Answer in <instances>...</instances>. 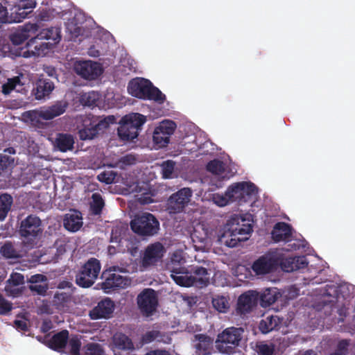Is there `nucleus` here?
<instances>
[{
  "instance_id": "f257e3e1",
  "label": "nucleus",
  "mask_w": 355,
  "mask_h": 355,
  "mask_svg": "<svg viewBox=\"0 0 355 355\" xmlns=\"http://www.w3.org/2000/svg\"><path fill=\"white\" fill-rule=\"evenodd\" d=\"M47 347L60 354L80 355L81 341L78 336H69V331L63 329L53 336L50 335Z\"/></svg>"
},
{
  "instance_id": "f03ea898",
  "label": "nucleus",
  "mask_w": 355,
  "mask_h": 355,
  "mask_svg": "<svg viewBox=\"0 0 355 355\" xmlns=\"http://www.w3.org/2000/svg\"><path fill=\"white\" fill-rule=\"evenodd\" d=\"M128 92L138 98L154 101L162 104L166 100V96L153 83L145 78H137L131 80L128 85Z\"/></svg>"
},
{
  "instance_id": "7ed1b4c3",
  "label": "nucleus",
  "mask_w": 355,
  "mask_h": 355,
  "mask_svg": "<svg viewBox=\"0 0 355 355\" xmlns=\"http://www.w3.org/2000/svg\"><path fill=\"white\" fill-rule=\"evenodd\" d=\"M60 29L55 27H51L43 29L35 36L32 37L27 42L26 46L31 50V55L40 56L46 53V51L60 40Z\"/></svg>"
},
{
  "instance_id": "20e7f679",
  "label": "nucleus",
  "mask_w": 355,
  "mask_h": 355,
  "mask_svg": "<svg viewBox=\"0 0 355 355\" xmlns=\"http://www.w3.org/2000/svg\"><path fill=\"white\" fill-rule=\"evenodd\" d=\"M243 328L228 327L218 334L216 340V347L219 352L231 355L236 352L243 338Z\"/></svg>"
},
{
  "instance_id": "39448f33",
  "label": "nucleus",
  "mask_w": 355,
  "mask_h": 355,
  "mask_svg": "<svg viewBox=\"0 0 355 355\" xmlns=\"http://www.w3.org/2000/svg\"><path fill=\"white\" fill-rule=\"evenodd\" d=\"M131 230L142 236H154L159 230V222L156 217L148 212L137 214L130 222Z\"/></svg>"
},
{
  "instance_id": "423d86ee",
  "label": "nucleus",
  "mask_w": 355,
  "mask_h": 355,
  "mask_svg": "<svg viewBox=\"0 0 355 355\" xmlns=\"http://www.w3.org/2000/svg\"><path fill=\"white\" fill-rule=\"evenodd\" d=\"M101 264L96 258L89 259L76 275V283L82 288L92 286L98 278Z\"/></svg>"
},
{
  "instance_id": "0eeeda50",
  "label": "nucleus",
  "mask_w": 355,
  "mask_h": 355,
  "mask_svg": "<svg viewBox=\"0 0 355 355\" xmlns=\"http://www.w3.org/2000/svg\"><path fill=\"white\" fill-rule=\"evenodd\" d=\"M68 107V103L64 101H57L55 103L40 110H33L23 113L22 116L33 123H38L40 119L51 120L62 114Z\"/></svg>"
},
{
  "instance_id": "6e6552de",
  "label": "nucleus",
  "mask_w": 355,
  "mask_h": 355,
  "mask_svg": "<svg viewBox=\"0 0 355 355\" xmlns=\"http://www.w3.org/2000/svg\"><path fill=\"white\" fill-rule=\"evenodd\" d=\"M252 232V227L250 224L236 225L231 227L220 236L219 240L229 248L236 247L239 243L248 239V235Z\"/></svg>"
},
{
  "instance_id": "1a4fd4ad",
  "label": "nucleus",
  "mask_w": 355,
  "mask_h": 355,
  "mask_svg": "<svg viewBox=\"0 0 355 355\" xmlns=\"http://www.w3.org/2000/svg\"><path fill=\"white\" fill-rule=\"evenodd\" d=\"M176 123L171 120H164L155 128L153 135L157 148L166 147L170 142L171 136L176 129Z\"/></svg>"
},
{
  "instance_id": "9d476101",
  "label": "nucleus",
  "mask_w": 355,
  "mask_h": 355,
  "mask_svg": "<svg viewBox=\"0 0 355 355\" xmlns=\"http://www.w3.org/2000/svg\"><path fill=\"white\" fill-rule=\"evenodd\" d=\"M138 307L141 312L146 315H151L157 306V297L153 288L144 289L137 297Z\"/></svg>"
},
{
  "instance_id": "9b49d317",
  "label": "nucleus",
  "mask_w": 355,
  "mask_h": 355,
  "mask_svg": "<svg viewBox=\"0 0 355 355\" xmlns=\"http://www.w3.org/2000/svg\"><path fill=\"white\" fill-rule=\"evenodd\" d=\"M73 69L78 75L87 80H95L103 73L101 65L90 60L76 61Z\"/></svg>"
},
{
  "instance_id": "f8f14e48",
  "label": "nucleus",
  "mask_w": 355,
  "mask_h": 355,
  "mask_svg": "<svg viewBox=\"0 0 355 355\" xmlns=\"http://www.w3.org/2000/svg\"><path fill=\"white\" fill-rule=\"evenodd\" d=\"M116 270V267L110 268L109 270H105L102 274V278L104 279V282L102 283V288L107 293H111L112 291L124 288L129 284V279L120 275L112 272V271Z\"/></svg>"
},
{
  "instance_id": "ddd939ff",
  "label": "nucleus",
  "mask_w": 355,
  "mask_h": 355,
  "mask_svg": "<svg viewBox=\"0 0 355 355\" xmlns=\"http://www.w3.org/2000/svg\"><path fill=\"white\" fill-rule=\"evenodd\" d=\"M42 232V220L35 215H29L21 220L20 235L25 238H36Z\"/></svg>"
},
{
  "instance_id": "4468645a",
  "label": "nucleus",
  "mask_w": 355,
  "mask_h": 355,
  "mask_svg": "<svg viewBox=\"0 0 355 355\" xmlns=\"http://www.w3.org/2000/svg\"><path fill=\"white\" fill-rule=\"evenodd\" d=\"M165 252L166 250L161 243L155 242L150 244L146 248L142 257V266L144 267H148L155 265L162 259Z\"/></svg>"
},
{
  "instance_id": "2eb2a0df",
  "label": "nucleus",
  "mask_w": 355,
  "mask_h": 355,
  "mask_svg": "<svg viewBox=\"0 0 355 355\" xmlns=\"http://www.w3.org/2000/svg\"><path fill=\"white\" fill-rule=\"evenodd\" d=\"M278 259V266L286 272H291L307 267L308 261L305 256L284 257L283 255L276 256Z\"/></svg>"
},
{
  "instance_id": "dca6fc26",
  "label": "nucleus",
  "mask_w": 355,
  "mask_h": 355,
  "mask_svg": "<svg viewBox=\"0 0 355 355\" xmlns=\"http://www.w3.org/2000/svg\"><path fill=\"white\" fill-rule=\"evenodd\" d=\"M259 293L257 291H248L241 294L237 301L236 312L242 315L250 313L257 304Z\"/></svg>"
},
{
  "instance_id": "f3484780",
  "label": "nucleus",
  "mask_w": 355,
  "mask_h": 355,
  "mask_svg": "<svg viewBox=\"0 0 355 355\" xmlns=\"http://www.w3.org/2000/svg\"><path fill=\"white\" fill-rule=\"evenodd\" d=\"M11 15H15V21H20L25 19L28 12V9L34 8L36 5L35 0H16L7 1Z\"/></svg>"
},
{
  "instance_id": "a211bd4d",
  "label": "nucleus",
  "mask_w": 355,
  "mask_h": 355,
  "mask_svg": "<svg viewBox=\"0 0 355 355\" xmlns=\"http://www.w3.org/2000/svg\"><path fill=\"white\" fill-rule=\"evenodd\" d=\"M115 308L114 302L109 297H105L98 302L89 313L92 320L108 319L112 315Z\"/></svg>"
},
{
  "instance_id": "6ab92c4d",
  "label": "nucleus",
  "mask_w": 355,
  "mask_h": 355,
  "mask_svg": "<svg viewBox=\"0 0 355 355\" xmlns=\"http://www.w3.org/2000/svg\"><path fill=\"white\" fill-rule=\"evenodd\" d=\"M278 267L276 256L263 255L257 259L252 266V270L258 275L268 274Z\"/></svg>"
},
{
  "instance_id": "aec40b11",
  "label": "nucleus",
  "mask_w": 355,
  "mask_h": 355,
  "mask_svg": "<svg viewBox=\"0 0 355 355\" xmlns=\"http://www.w3.org/2000/svg\"><path fill=\"white\" fill-rule=\"evenodd\" d=\"M192 191L189 188H183L173 193L168 199L170 209L175 213L182 211L190 201Z\"/></svg>"
},
{
  "instance_id": "412c9836",
  "label": "nucleus",
  "mask_w": 355,
  "mask_h": 355,
  "mask_svg": "<svg viewBox=\"0 0 355 355\" xmlns=\"http://www.w3.org/2000/svg\"><path fill=\"white\" fill-rule=\"evenodd\" d=\"M191 282L193 286L203 288L209 283L210 275L207 268L198 266H191L189 270Z\"/></svg>"
},
{
  "instance_id": "4be33fe9",
  "label": "nucleus",
  "mask_w": 355,
  "mask_h": 355,
  "mask_svg": "<svg viewBox=\"0 0 355 355\" xmlns=\"http://www.w3.org/2000/svg\"><path fill=\"white\" fill-rule=\"evenodd\" d=\"M271 235L275 242L288 241L292 236L291 227L284 222H278L275 225Z\"/></svg>"
},
{
  "instance_id": "5701e85b",
  "label": "nucleus",
  "mask_w": 355,
  "mask_h": 355,
  "mask_svg": "<svg viewBox=\"0 0 355 355\" xmlns=\"http://www.w3.org/2000/svg\"><path fill=\"white\" fill-rule=\"evenodd\" d=\"M173 259H172L171 263H168L167 267L168 270L171 272V277L175 281V282L182 286H193V284H188L191 282V277L189 276H182L178 275L180 274L184 273V268L179 266L178 267H174L173 265ZM178 265H180V262H178Z\"/></svg>"
},
{
  "instance_id": "b1692460",
  "label": "nucleus",
  "mask_w": 355,
  "mask_h": 355,
  "mask_svg": "<svg viewBox=\"0 0 355 355\" xmlns=\"http://www.w3.org/2000/svg\"><path fill=\"white\" fill-rule=\"evenodd\" d=\"M173 259H172L171 263H168L167 267L168 270L171 272V277L175 281V282L182 286H193V284H188L191 282V277L189 276H182L178 275L180 274L184 273V268L179 266L178 267H174L173 265ZM178 265H180V262H178Z\"/></svg>"
},
{
  "instance_id": "393cba45",
  "label": "nucleus",
  "mask_w": 355,
  "mask_h": 355,
  "mask_svg": "<svg viewBox=\"0 0 355 355\" xmlns=\"http://www.w3.org/2000/svg\"><path fill=\"white\" fill-rule=\"evenodd\" d=\"M54 89L53 83L49 79H39L36 83V87L33 89V93L37 100L44 98L49 96Z\"/></svg>"
},
{
  "instance_id": "a878e982",
  "label": "nucleus",
  "mask_w": 355,
  "mask_h": 355,
  "mask_svg": "<svg viewBox=\"0 0 355 355\" xmlns=\"http://www.w3.org/2000/svg\"><path fill=\"white\" fill-rule=\"evenodd\" d=\"M36 24H26L22 29L17 30L10 35V40L14 45L21 44L24 42L33 37L30 35L31 31H37Z\"/></svg>"
},
{
  "instance_id": "bb28decb",
  "label": "nucleus",
  "mask_w": 355,
  "mask_h": 355,
  "mask_svg": "<svg viewBox=\"0 0 355 355\" xmlns=\"http://www.w3.org/2000/svg\"><path fill=\"white\" fill-rule=\"evenodd\" d=\"M282 320L277 315H268L262 319L259 324V329L262 334H266L272 331L277 330Z\"/></svg>"
},
{
  "instance_id": "cd10ccee",
  "label": "nucleus",
  "mask_w": 355,
  "mask_h": 355,
  "mask_svg": "<svg viewBox=\"0 0 355 355\" xmlns=\"http://www.w3.org/2000/svg\"><path fill=\"white\" fill-rule=\"evenodd\" d=\"M82 220L81 213L74 211L71 214H67L65 215L63 225L66 230L74 232L79 230L82 227Z\"/></svg>"
},
{
  "instance_id": "c85d7f7f",
  "label": "nucleus",
  "mask_w": 355,
  "mask_h": 355,
  "mask_svg": "<svg viewBox=\"0 0 355 355\" xmlns=\"http://www.w3.org/2000/svg\"><path fill=\"white\" fill-rule=\"evenodd\" d=\"M195 339L198 343L196 344V352L198 355L209 354L212 350V340L205 334L195 335Z\"/></svg>"
},
{
  "instance_id": "c756f323",
  "label": "nucleus",
  "mask_w": 355,
  "mask_h": 355,
  "mask_svg": "<svg viewBox=\"0 0 355 355\" xmlns=\"http://www.w3.org/2000/svg\"><path fill=\"white\" fill-rule=\"evenodd\" d=\"M16 150L13 147H9L0 153V173L6 172L14 166L15 159L11 155H15Z\"/></svg>"
},
{
  "instance_id": "7c9ffc66",
  "label": "nucleus",
  "mask_w": 355,
  "mask_h": 355,
  "mask_svg": "<svg viewBox=\"0 0 355 355\" xmlns=\"http://www.w3.org/2000/svg\"><path fill=\"white\" fill-rule=\"evenodd\" d=\"M79 137L81 140L92 139L98 134L95 124L89 119L83 120L82 128L78 131Z\"/></svg>"
},
{
  "instance_id": "2f4dec72",
  "label": "nucleus",
  "mask_w": 355,
  "mask_h": 355,
  "mask_svg": "<svg viewBox=\"0 0 355 355\" xmlns=\"http://www.w3.org/2000/svg\"><path fill=\"white\" fill-rule=\"evenodd\" d=\"M207 170L209 172L218 175L221 180L230 178L226 173L225 164L223 162L219 159H215L210 161L207 165Z\"/></svg>"
},
{
  "instance_id": "473e14b6",
  "label": "nucleus",
  "mask_w": 355,
  "mask_h": 355,
  "mask_svg": "<svg viewBox=\"0 0 355 355\" xmlns=\"http://www.w3.org/2000/svg\"><path fill=\"white\" fill-rule=\"evenodd\" d=\"M113 344L119 349L121 350H132L134 349V344L132 340L123 333H116L112 338Z\"/></svg>"
},
{
  "instance_id": "72a5a7b5",
  "label": "nucleus",
  "mask_w": 355,
  "mask_h": 355,
  "mask_svg": "<svg viewBox=\"0 0 355 355\" xmlns=\"http://www.w3.org/2000/svg\"><path fill=\"white\" fill-rule=\"evenodd\" d=\"M139 135V130L125 122H121L118 128V135L123 141H132L137 138Z\"/></svg>"
},
{
  "instance_id": "f704fd0d",
  "label": "nucleus",
  "mask_w": 355,
  "mask_h": 355,
  "mask_svg": "<svg viewBox=\"0 0 355 355\" xmlns=\"http://www.w3.org/2000/svg\"><path fill=\"white\" fill-rule=\"evenodd\" d=\"M121 122H125L130 125L133 129L139 130L141 126L146 121V118L143 114L139 113H132L128 115L124 116L121 119Z\"/></svg>"
},
{
  "instance_id": "c9c22d12",
  "label": "nucleus",
  "mask_w": 355,
  "mask_h": 355,
  "mask_svg": "<svg viewBox=\"0 0 355 355\" xmlns=\"http://www.w3.org/2000/svg\"><path fill=\"white\" fill-rule=\"evenodd\" d=\"M240 184H243V189L241 191L242 203L251 201L255 198L258 191L254 184L248 182H240Z\"/></svg>"
},
{
  "instance_id": "e433bc0d",
  "label": "nucleus",
  "mask_w": 355,
  "mask_h": 355,
  "mask_svg": "<svg viewBox=\"0 0 355 355\" xmlns=\"http://www.w3.org/2000/svg\"><path fill=\"white\" fill-rule=\"evenodd\" d=\"M74 140L71 135L59 134L55 139V146L61 152L71 150L73 147Z\"/></svg>"
},
{
  "instance_id": "4c0bfd02",
  "label": "nucleus",
  "mask_w": 355,
  "mask_h": 355,
  "mask_svg": "<svg viewBox=\"0 0 355 355\" xmlns=\"http://www.w3.org/2000/svg\"><path fill=\"white\" fill-rule=\"evenodd\" d=\"M243 184H240V182L234 183L230 185L227 191L226 196H228L229 199H230L231 202H238L241 204V192Z\"/></svg>"
},
{
  "instance_id": "58836bf2",
  "label": "nucleus",
  "mask_w": 355,
  "mask_h": 355,
  "mask_svg": "<svg viewBox=\"0 0 355 355\" xmlns=\"http://www.w3.org/2000/svg\"><path fill=\"white\" fill-rule=\"evenodd\" d=\"M12 202V197L10 194L0 195V220H3L6 217Z\"/></svg>"
},
{
  "instance_id": "ea45409f",
  "label": "nucleus",
  "mask_w": 355,
  "mask_h": 355,
  "mask_svg": "<svg viewBox=\"0 0 355 355\" xmlns=\"http://www.w3.org/2000/svg\"><path fill=\"white\" fill-rule=\"evenodd\" d=\"M163 339V335L159 330L146 331L141 336L140 343L141 345L149 344L153 341L160 342Z\"/></svg>"
},
{
  "instance_id": "a19ab883",
  "label": "nucleus",
  "mask_w": 355,
  "mask_h": 355,
  "mask_svg": "<svg viewBox=\"0 0 355 355\" xmlns=\"http://www.w3.org/2000/svg\"><path fill=\"white\" fill-rule=\"evenodd\" d=\"M99 98V95L96 92L83 93L80 96V103L84 106L95 105Z\"/></svg>"
},
{
  "instance_id": "79ce46f5",
  "label": "nucleus",
  "mask_w": 355,
  "mask_h": 355,
  "mask_svg": "<svg viewBox=\"0 0 355 355\" xmlns=\"http://www.w3.org/2000/svg\"><path fill=\"white\" fill-rule=\"evenodd\" d=\"M277 297L275 292L270 289H266L260 296L261 305L263 307H267L276 302Z\"/></svg>"
},
{
  "instance_id": "37998d69",
  "label": "nucleus",
  "mask_w": 355,
  "mask_h": 355,
  "mask_svg": "<svg viewBox=\"0 0 355 355\" xmlns=\"http://www.w3.org/2000/svg\"><path fill=\"white\" fill-rule=\"evenodd\" d=\"M214 308L220 313H226L230 308L228 300L221 295H217L212 299Z\"/></svg>"
},
{
  "instance_id": "c03bdc74",
  "label": "nucleus",
  "mask_w": 355,
  "mask_h": 355,
  "mask_svg": "<svg viewBox=\"0 0 355 355\" xmlns=\"http://www.w3.org/2000/svg\"><path fill=\"white\" fill-rule=\"evenodd\" d=\"M161 174L164 179H171L175 169V162L173 160L163 161L160 164Z\"/></svg>"
},
{
  "instance_id": "a18cd8bd",
  "label": "nucleus",
  "mask_w": 355,
  "mask_h": 355,
  "mask_svg": "<svg viewBox=\"0 0 355 355\" xmlns=\"http://www.w3.org/2000/svg\"><path fill=\"white\" fill-rule=\"evenodd\" d=\"M20 76H15L8 78L7 82L2 85V93L5 95L9 94L12 90L15 89L17 86H22Z\"/></svg>"
},
{
  "instance_id": "49530a36",
  "label": "nucleus",
  "mask_w": 355,
  "mask_h": 355,
  "mask_svg": "<svg viewBox=\"0 0 355 355\" xmlns=\"http://www.w3.org/2000/svg\"><path fill=\"white\" fill-rule=\"evenodd\" d=\"M92 121L95 124L98 132L99 133L109 128L110 125L115 123L116 118L113 115H109L103 119Z\"/></svg>"
},
{
  "instance_id": "de8ad7c7",
  "label": "nucleus",
  "mask_w": 355,
  "mask_h": 355,
  "mask_svg": "<svg viewBox=\"0 0 355 355\" xmlns=\"http://www.w3.org/2000/svg\"><path fill=\"white\" fill-rule=\"evenodd\" d=\"M103 207L104 201L101 195L98 193H94L92 195V202L91 204L92 212L95 215L100 214Z\"/></svg>"
},
{
  "instance_id": "09e8293b",
  "label": "nucleus",
  "mask_w": 355,
  "mask_h": 355,
  "mask_svg": "<svg viewBox=\"0 0 355 355\" xmlns=\"http://www.w3.org/2000/svg\"><path fill=\"white\" fill-rule=\"evenodd\" d=\"M1 254L7 259L18 258L19 254L11 242H6L0 250Z\"/></svg>"
},
{
  "instance_id": "8fccbe9b",
  "label": "nucleus",
  "mask_w": 355,
  "mask_h": 355,
  "mask_svg": "<svg viewBox=\"0 0 355 355\" xmlns=\"http://www.w3.org/2000/svg\"><path fill=\"white\" fill-rule=\"evenodd\" d=\"M67 31L71 35V38H76L82 34L83 29L74 19L69 21L66 24Z\"/></svg>"
},
{
  "instance_id": "3c124183",
  "label": "nucleus",
  "mask_w": 355,
  "mask_h": 355,
  "mask_svg": "<svg viewBox=\"0 0 355 355\" xmlns=\"http://www.w3.org/2000/svg\"><path fill=\"white\" fill-rule=\"evenodd\" d=\"M85 355H104V350L98 343H89L85 346Z\"/></svg>"
},
{
  "instance_id": "603ef678",
  "label": "nucleus",
  "mask_w": 355,
  "mask_h": 355,
  "mask_svg": "<svg viewBox=\"0 0 355 355\" xmlns=\"http://www.w3.org/2000/svg\"><path fill=\"white\" fill-rule=\"evenodd\" d=\"M257 350L260 355H272L275 352V345L260 343L257 345Z\"/></svg>"
},
{
  "instance_id": "864d4df0",
  "label": "nucleus",
  "mask_w": 355,
  "mask_h": 355,
  "mask_svg": "<svg viewBox=\"0 0 355 355\" xmlns=\"http://www.w3.org/2000/svg\"><path fill=\"white\" fill-rule=\"evenodd\" d=\"M349 343L347 340H341L337 344L335 352L329 355H347L349 352Z\"/></svg>"
},
{
  "instance_id": "5fc2aeb1",
  "label": "nucleus",
  "mask_w": 355,
  "mask_h": 355,
  "mask_svg": "<svg viewBox=\"0 0 355 355\" xmlns=\"http://www.w3.org/2000/svg\"><path fill=\"white\" fill-rule=\"evenodd\" d=\"M136 158L132 155H126L122 157L116 164V166L124 169L125 166L135 164Z\"/></svg>"
},
{
  "instance_id": "6e6d98bb",
  "label": "nucleus",
  "mask_w": 355,
  "mask_h": 355,
  "mask_svg": "<svg viewBox=\"0 0 355 355\" xmlns=\"http://www.w3.org/2000/svg\"><path fill=\"white\" fill-rule=\"evenodd\" d=\"M116 175L114 171H104L98 175V180L105 184H111L114 182Z\"/></svg>"
},
{
  "instance_id": "4d7b16f0",
  "label": "nucleus",
  "mask_w": 355,
  "mask_h": 355,
  "mask_svg": "<svg viewBox=\"0 0 355 355\" xmlns=\"http://www.w3.org/2000/svg\"><path fill=\"white\" fill-rule=\"evenodd\" d=\"M12 309V304L0 294V315H6Z\"/></svg>"
},
{
  "instance_id": "13d9d810",
  "label": "nucleus",
  "mask_w": 355,
  "mask_h": 355,
  "mask_svg": "<svg viewBox=\"0 0 355 355\" xmlns=\"http://www.w3.org/2000/svg\"><path fill=\"white\" fill-rule=\"evenodd\" d=\"M324 294L332 297V299L329 300L330 303H334L338 296V288L335 285H327Z\"/></svg>"
},
{
  "instance_id": "bf43d9fd",
  "label": "nucleus",
  "mask_w": 355,
  "mask_h": 355,
  "mask_svg": "<svg viewBox=\"0 0 355 355\" xmlns=\"http://www.w3.org/2000/svg\"><path fill=\"white\" fill-rule=\"evenodd\" d=\"M9 282L13 286H19V285L23 284L24 283V275L20 273H14V274L11 275Z\"/></svg>"
},
{
  "instance_id": "052dcab7",
  "label": "nucleus",
  "mask_w": 355,
  "mask_h": 355,
  "mask_svg": "<svg viewBox=\"0 0 355 355\" xmlns=\"http://www.w3.org/2000/svg\"><path fill=\"white\" fill-rule=\"evenodd\" d=\"M214 200L216 204H217L219 206H225L230 201V199H229L228 196H226V193H225V196H220L219 194H216L214 196Z\"/></svg>"
},
{
  "instance_id": "680f3d73",
  "label": "nucleus",
  "mask_w": 355,
  "mask_h": 355,
  "mask_svg": "<svg viewBox=\"0 0 355 355\" xmlns=\"http://www.w3.org/2000/svg\"><path fill=\"white\" fill-rule=\"evenodd\" d=\"M7 22H10L8 19V8L0 3V25Z\"/></svg>"
},
{
  "instance_id": "e2e57ef3",
  "label": "nucleus",
  "mask_w": 355,
  "mask_h": 355,
  "mask_svg": "<svg viewBox=\"0 0 355 355\" xmlns=\"http://www.w3.org/2000/svg\"><path fill=\"white\" fill-rule=\"evenodd\" d=\"M15 327L17 329L26 331L28 330L26 322L20 320H15L14 321Z\"/></svg>"
},
{
  "instance_id": "0e129e2a",
  "label": "nucleus",
  "mask_w": 355,
  "mask_h": 355,
  "mask_svg": "<svg viewBox=\"0 0 355 355\" xmlns=\"http://www.w3.org/2000/svg\"><path fill=\"white\" fill-rule=\"evenodd\" d=\"M144 355H171V354L166 350L155 349V350H151V351L146 353Z\"/></svg>"
},
{
  "instance_id": "69168bd1",
  "label": "nucleus",
  "mask_w": 355,
  "mask_h": 355,
  "mask_svg": "<svg viewBox=\"0 0 355 355\" xmlns=\"http://www.w3.org/2000/svg\"><path fill=\"white\" fill-rule=\"evenodd\" d=\"M30 288L31 291H37L39 294H44L46 293V287L41 285L31 286Z\"/></svg>"
},
{
  "instance_id": "338daca9",
  "label": "nucleus",
  "mask_w": 355,
  "mask_h": 355,
  "mask_svg": "<svg viewBox=\"0 0 355 355\" xmlns=\"http://www.w3.org/2000/svg\"><path fill=\"white\" fill-rule=\"evenodd\" d=\"M45 277L43 275L37 274L31 276L30 282L31 283H38L44 281Z\"/></svg>"
},
{
  "instance_id": "774afa93",
  "label": "nucleus",
  "mask_w": 355,
  "mask_h": 355,
  "mask_svg": "<svg viewBox=\"0 0 355 355\" xmlns=\"http://www.w3.org/2000/svg\"><path fill=\"white\" fill-rule=\"evenodd\" d=\"M49 337H50V334H47L44 336H37V340L47 347V344L49 342Z\"/></svg>"
}]
</instances>
